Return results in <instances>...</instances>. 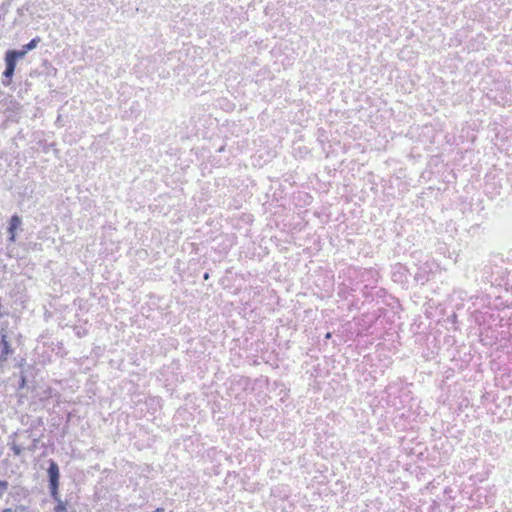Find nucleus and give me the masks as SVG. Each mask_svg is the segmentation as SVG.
<instances>
[{"label":"nucleus","instance_id":"nucleus-1","mask_svg":"<svg viewBox=\"0 0 512 512\" xmlns=\"http://www.w3.org/2000/svg\"><path fill=\"white\" fill-rule=\"evenodd\" d=\"M49 466L47 469L48 474V482H49V490L51 496H56L57 492L59 491V478H60V472L58 464L50 459L48 461Z\"/></svg>","mask_w":512,"mask_h":512},{"label":"nucleus","instance_id":"nucleus-2","mask_svg":"<svg viewBox=\"0 0 512 512\" xmlns=\"http://www.w3.org/2000/svg\"><path fill=\"white\" fill-rule=\"evenodd\" d=\"M51 498L56 502V506L54 507L53 512H76L68 500L61 499L59 491L57 492L56 496H51Z\"/></svg>","mask_w":512,"mask_h":512},{"label":"nucleus","instance_id":"nucleus-3","mask_svg":"<svg viewBox=\"0 0 512 512\" xmlns=\"http://www.w3.org/2000/svg\"><path fill=\"white\" fill-rule=\"evenodd\" d=\"M22 219L18 215H13L9 221L8 232L10 241L14 242L16 238V230L21 226Z\"/></svg>","mask_w":512,"mask_h":512},{"label":"nucleus","instance_id":"nucleus-4","mask_svg":"<svg viewBox=\"0 0 512 512\" xmlns=\"http://www.w3.org/2000/svg\"><path fill=\"white\" fill-rule=\"evenodd\" d=\"M16 63L17 62L12 57L5 54V70L3 72V76L8 80H10L14 75Z\"/></svg>","mask_w":512,"mask_h":512},{"label":"nucleus","instance_id":"nucleus-5","mask_svg":"<svg viewBox=\"0 0 512 512\" xmlns=\"http://www.w3.org/2000/svg\"><path fill=\"white\" fill-rule=\"evenodd\" d=\"M1 347H2V350H1V354H0V360H4V359H6V355L11 352L10 344L6 339V336H3L1 339Z\"/></svg>","mask_w":512,"mask_h":512},{"label":"nucleus","instance_id":"nucleus-6","mask_svg":"<svg viewBox=\"0 0 512 512\" xmlns=\"http://www.w3.org/2000/svg\"><path fill=\"white\" fill-rule=\"evenodd\" d=\"M28 52L25 50V48H22V50H8L6 54L10 57H12L16 62L19 58H23Z\"/></svg>","mask_w":512,"mask_h":512},{"label":"nucleus","instance_id":"nucleus-7","mask_svg":"<svg viewBox=\"0 0 512 512\" xmlns=\"http://www.w3.org/2000/svg\"><path fill=\"white\" fill-rule=\"evenodd\" d=\"M39 42H40V38L39 37L33 38L29 43L25 44L23 46V48H25V50L27 52H29V51L35 49Z\"/></svg>","mask_w":512,"mask_h":512},{"label":"nucleus","instance_id":"nucleus-8","mask_svg":"<svg viewBox=\"0 0 512 512\" xmlns=\"http://www.w3.org/2000/svg\"><path fill=\"white\" fill-rule=\"evenodd\" d=\"M8 482L4 480H0V498L5 494V492L8 490Z\"/></svg>","mask_w":512,"mask_h":512},{"label":"nucleus","instance_id":"nucleus-9","mask_svg":"<svg viewBox=\"0 0 512 512\" xmlns=\"http://www.w3.org/2000/svg\"><path fill=\"white\" fill-rule=\"evenodd\" d=\"M11 450L13 451L14 455L19 456L22 453V448L15 443L11 445Z\"/></svg>","mask_w":512,"mask_h":512},{"label":"nucleus","instance_id":"nucleus-10","mask_svg":"<svg viewBox=\"0 0 512 512\" xmlns=\"http://www.w3.org/2000/svg\"><path fill=\"white\" fill-rule=\"evenodd\" d=\"M14 512H29L28 511V508L23 506V505H20V506H17L14 510Z\"/></svg>","mask_w":512,"mask_h":512},{"label":"nucleus","instance_id":"nucleus-11","mask_svg":"<svg viewBox=\"0 0 512 512\" xmlns=\"http://www.w3.org/2000/svg\"><path fill=\"white\" fill-rule=\"evenodd\" d=\"M154 512H164L163 508H157Z\"/></svg>","mask_w":512,"mask_h":512},{"label":"nucleus","instance_id":"nucleus-12","mask_svg":"<svg viewBox=\"0 0 512 512\" xmlns=\"http://www.w3.org/2000/svg\"><path fill=\"white\" fill-rule=\"evenodd\" d=\"M2 512H13L11 508L4 509Z\"/></svg>","mask_w":512,"mask_h":512}]
</instances>
